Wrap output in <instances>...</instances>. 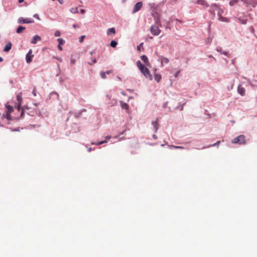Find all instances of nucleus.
I'll list each match as a JSON object with an SVG mask.
<instances>
[{"label": "nucleus", "instance_id": "nucleus-45", "mask_svg": "<svg viewBox=\"0 0 257 257\" xmlns=\"http://www.w3.org/2000/svg\"><path fill=\"white\" fill-rule=\"evenodd\" d=\"M91 151H92V148H89L88 149V152H91Z\"/></svg>", "mask_w": 257, "mask_h": 257}, {"label": "nucleus", "instance_id": "nucleus-35", "mask_svg": "<svg viewBox=\"0 0 257 257\" xmlns=\"http://www.w3.org/2000/svg\"><path fill=\"white\" fill-rule=\"evenodd\" d=\"M143 45V43H141L140 45L138 46L137 49L138 51H141V47Z\"/></svg>", "mask_w": 257, "mask_h": 257}, {"label": "nucleus", "instance_id": "nucleus-41", "mask_svg": "<svg viewBox=\"0 0 257 257\" xmlns=\"http://www.w3.org/2000/svg\"><path fill=\"white\" fill-rule=\"evenodd\" d=\"M92 62H93L94 63H96V59H94V58H92Z\"/></svg>", "mask_w": 257, "mask_h": 257}, {"label": "nucleus", "instance_id": "nucleus-18", "mask_svg": "<svg viewBox=\"0 0 257 257\" xmlns=\"http://www.w3.org/2000/svg\"><path fill=\"white\" fill-rule=\"evenodd\" d=\"M161 60L162 64H163V63L167 64L169 63V59L165 57H162L161 59Z\"/></svg>", "mask_w": 257, "mask_h": 257}, {"label": "nucleus", "instance_id": "nucleus-39", "mask_svg": "<svg viewBox=\"0 0 257 257\" xmlns=\"http://www.w3.org/2000/svg\"><path fill=\"white\" fill-rule=\"evenodd\" d=\"M106 74H110V73H111V70H108V71H106V72H105Z\"/></svg>", "mask_w": 257, "mask_h": 257}, {"label": "nucleus", "instance_id": "nucleus-25", "mask_svg": "<svg viewBox=\"0 0 257 257\" xmlns=\"http://www.w3.org/2000/svg\"><path fill=\"white\" fill-rule=\"evenodd\" d=\"M58 41L60 45H63L64 43V41L61 38L58 39Z\"/></svg>", "mask_w": 257, "mask_h": 257}, {"label": "nucleus", "instance_id": "nucleus-24", "mask_svg": "<svg viewBox=\"0 0 257 257\" xmlns=\"http://www.w3.org/2000/svg\"><path fill=\"white\" fill-rule=\"evenodd\" d=\"M106 143H107V141L104 140V141H102L98 142L97 143H92V144H95V145H100L101 144H103Z\"/></svg>", "mask_w": 257, "mask_h": 257}, {"label": "nucleus", "instance_id": "nucleus-1", "mask_svg": "<svg viewBox=\"0 0 257 257\" xmlns=\"http://www.w3.org/2000/svg\"><path fill=\"white\" fill-rule=\"evenodd\" d=\"M209 11L214 16L216 12L219 17L218 19L219 20L223 22H228L227 18L221 16V15L223 13V11L221 9L219 8L216 5H212Z\"/></svg>", "mask_w": 257, "mask_h": 257}, {"label": "nucleus", "instance_id": "nucleus-17", "mask_svg": "<svg viewBox=\"0 0 257 257\" xmlns=\"http://www.w3.org/2000/svg\"><path fill=\"white\" fill-rule=\"evenodd\" d=\"M155 80L159 82L162 78V76L160 74H156L154 76Z\"/></svg>", "mask_w": 257, "mask_h": 257}, {"label": "nucleus", "instance_id": "nucleus-4", "mask_svg": "<svg viewBox=\"0 0 257 257\" xmlns=\"http://www.w3.org/2000/svg\"><path fill=\"white\" fill-rule=\"evenodd\" d=\"M34 21L31 18L25 19L21 17L18 19V23L20 24H31L34 23Z\"/></svg>", "mask_w": 257, "mask_h": 257}, {"label": "nucleus", "instance_id": "nucleus-33", "mask_svg": "<svg viewBox=\"0 0 257 257\" xmlns=\"http://www.w3.org/2000/svg\"><path fill=\"white\" fill-rule=\"evenodd\" d=\"M220 143V141H218L216 143H214L213 145H210V146H218L219 145Z\"/></svg>", "mask_w": 257, "mask_h": 257}, {"label": "nucleus", "instance_id": "nucleus-43", "mask_svg": "<svg viewBox=\"0 0 257 257\" xmlns=\"http://www.w3.org/2000/svg\"><path fill=\"white\" fill-rule=\"evenodd\" d=\"M33 94L34 96H36V92H35V90H34V91H33Z\"/></svg>", "mask_w": 257, "mask_h": 257}, {"label": "nucleus", "instance_id": "nucleus-47", "mask_svg": "<svg viewBox=\"0 0 257 257\" xmlns=\"http://www.w3.org/2000/svg\"><path fill=\"white\" fill-rule=\"evenodd\" d=\"M110 138H111V136H106V139H109Z\"/></svg>", "mask_w": 257, "mask_h": 257}, {"label": "nucleus", "instance_id": "nucleus-16", "mask_svg": "<svg viewBox=\"0 0 257 257\" xmlns=\"http://www.w3.org/2000/svg\"><path fill=\"white\" fill-rule=\"evenodd\" d=\"M25 29V27H23V26H19L17 28L16 32L17 33L20 34V33H21Z\"/></svg>", "mask_w": 257, "mask_h": 257}, {"label": "nucleus", "instance_id": "nucleus-48", "mask_svg": "<svg viewBox=\"0 0 257 257\" xmlns=\"http://www.w3.org/2000/svg\"><path fill=\"white\" fill-rule=\"evenodd\" d=\"M3 58L1 57H0V62L3 61Z\"/></svg>", "mask_w": 257, "mask_h": 257}, {"label": "nucleus", "instance_id": "nucleus-12", "mask_svg": "<svg viewBox=\"0 0 257 257\" xmlns=\"http://www.w3.org/2000/svg\"><path fill=\"white\" fill-rule=\"evenodd\" d=\"M11 48H12L11 43H8L6 45L4 51L5 52H9L11 49Z\"/></svg>", "mask_w": 257, "mask_h": 257}, {"label": "nucleus", "instance_id": "nucleus-15", "mask_svg": "<svg viewBox=\"0 0 257 257\" xmlns=\"http://www.w3.org/2000/svg\"><path fill=\"white\" fill-rule=\"evenodd\" d=\"M22 92L19 93L17 96V99L19 103L22 102Z\"/></svg>", "mask_w": 257, "mask_h": 257}, {"label": "nucleus", "instance_id": "nucleus-46", "mask_svg": "<svg viewBox=\"0 0 257 257\" xmlns=\"http://www.w3.org/2000/svg\"><path fill=\"white\" fill-rule=\"evenodd\" d=\"M24 0H19V3H22L24 2Z\"/></svg>", "mask_w": 257, "mask_h": 257}, {"label": "nucleus", "instance_id": "nucleus-28", "mask_svg": "<svg viewBox=\"0 0 257 257\" xmlns=\"http://www.w3.org/2000/svg\"><path fill=\"white\" fill-rule=\"evenodd\" d=\"M237 0H231L229 4L230 6H232L234 5L237 3Z\"/></svg>", "mask_w": 257, "mask_h": 257}, {"label": "nucleus", "instance_id": "nucleus-44", "mask_svg": "<svg viewBox=\"0 0 257 257\" xmlns=\"http://www.w3.org/2000/svg\"><path fill=\"white\" fill-rule=\"evenodd\" d=\"M153 138L154 139H156L157 138V136L155 135H153Z\"/></svg>", "mask_w": 257, "mask_h": 257}, {"label": "nucleus", "instance_id": "nucleus-10", "mask_svg": "<svg viewBox=\"0 0 257 257\" xmlns=\"http://www.w3.org/2000/svg\"><path fill=\"white\" fill-rule=\"evenodd\" d=\"M141 59L146 64V65H147L148 66H150V63L149 62L148 57L146 55H142L141 56Z\"/></svg>", "mask_w": 257, "mask_h": 257}, {"label": "nucleus", "instance_id": "nucleus-14", "mask_svg": "<svg viewBox=\"0 0 257 257\" xmlns=\"http://www.w3.org/2000/svg\"><path fill=\"white\" fill-rule=\"evenodd\" d=\"M115 33V30L114 28H111L107 30V34H114Z\"/></svg>", "mask_w": 257, "mask_h": 257}, {"label": "nucleus", "instance_id": "nucleus-8", "mask_svg": "<svg viewBox=\"0 0 257 257\" xmlns=\"http://www.w3.org/2000/svg\"><path fill=\"white\" fill-rule=\"evenodd\" d=\"M237 91L242 96H244L245 94V89L241 85L238 86Z\"/></svg>", "mask_w": 257, "mask_h": 257}, {"label": "nucleus", "instance_id": "nucleus-2", "mask_svg": "<svg viewBox=\"0 0 257 257\" xmlns=\"http://www.w3.org/2000/svg\"><path fill=\"white\" fill-rule=\"evenodd\" d=\"M137 65L138 67L139 68L141 72L144 74V75L149 80H152V76L151 74L149 69L145 67V66L142 64L140 61H138L137 62Z\"/></svg>", "mask_w": 257, "mask_h": 257}, {"label": "nucleus", "instance_id": "nucleus-7", "mask_svg": "<svg viewBox=\"0 0 257 257\" xmlns=\"http://www.w3.org/2000/svg\"><path fill=\"white\" fill-rule=\"evenodd\" d=\"M143 6V3L142 2L137 3L134 6V10L133 11V13H135L139 11Z\"/></svg>", "mask_w": 257, "mask_h": 257}, {"label": "nucleus", "instance_id": "nucleus-31", "mask_svg": "<svg viewBox=\"0 0 257 257\" xmlns=\"http://www.w3.org/2000/svg\"><path fill=\"white\" fill-rule=\"evenodd\" d=\"M55 36L56 37H59L60 36V32L59 31H56L55 32Z\"/></svg>", "mask_w": 257, "mask_h": 257}, {"label": "nucleus", "instance_id": "nucleus-20", "mask_svg": "<svg viewBox=\"0 0 257 257\" xmlns=\"http://www.w3.org/2000/svg\"><path fill=\"white\" fill-rule=\"evenodd\" d=\"M70 12L73 14H76L78 13V8L77 7L72 8L70 9Z\"/></svg>", "mask_w": 257, "mask_h": 257}, {"label": "nucleus", "instance_id": "nucleus-13", "mask_svg": "<svg viewBox=\"0 0 257 257\" xmlns=\"http://www.w3.org/2000/svg\"><path fill=\"white\" fill-rule=\"evenodd\" d=\"M158 119H157L155 121H153L152 122V124L154 126L155 133L157 132V130L158 129L159 124L158 123Z\"/></svg>", "mask_w": 257, "mask_h": 257}, {"label": "nucleus", "instance_id": "nucleus-26", "mask_svg": "<svg viewBox=\"0 0 257 257\" xmlns=\"http://www.w3.org/2000/svg\"><path fill=\"white\" fill-rule=\"evenodd\" d=\"M100 75L102 79H105L106 78V73L104 72H101Z\"/></svg>", "mask_w": 257, "mask_h": 257}, {"label": "nucleus", "instance_id": "nucleus-37", "mask_svg": "<svg viewBox=\"0 0 257 257\" xmlns=\"http://www.w3.org/2000/svg\"><path fill=\"white\" fill-rule=\"evenodd\" d=\"M58 49L60 50V51H62V47L61 46V45H59L58 46Z\"/></svg>", "mask_w": 257, "mask_h": 257}, {"label": "nucleus", "instance_id": "nucleus-34", "mask_svg": "<svg viewBox=\"0 0 257 257\" xmlns=\"http://www.w3.org/2000/svg\"><path fill=\"white\" fill-rule=\"evenodd\" d=\"M256 3L257 2H254V0H252L251 2L250 3V4H251L252 6V7H254Z\"/></svg>", "mask_w": 257, "mask_h": 257}, {"label": "nucleus", "instance_id": "nucleus-22", "mask_svg": "<svg viewBox=\"0 0 257 257\" xmlns=\"http://www.w3.org/2000/svg\"><path fill=\"white\" fill-rule=\"evenodd\" d=\"M197 2L198 4H200L203 6H206V2L204 0H198Z\"/></svg>", "mask_w": 257, "mask_h": 257}, {"label": "nucleus", "instance_id": "nucleus-9", "mask_svg": "<svg viewBox=\"0 0 257 257\" xmlns=\"http://www.w3.org/2000/svg\"><path fill=\"white\" fill-rule=\"evenodd\" d=\"M41 38L38 35H35L33 37L31 40V43L33 44H35L37 43V41H40Z\"/></svg>", "mask_w": 257, "mask_h": 257}, {"label": "nucleus", "instance_id": "nucleus-23", "mask_svg": "<svg viewBox=\"0 0 257 257\" xmlns=\"http://www.w3.org/2000/svg\"><path fill=\"white\" fill-rule=\"evenodd\" d=\"M10 114L11 113H8V112L6 111V114H3V116L4 117L7 118L8 119H10V117H11V115H10Z\"/></svg>", "mask_w": 257, "mask_h": 257}, {"label": "nucleus", "instance_id": "nucleus-42", "mask_svg": "<svg viewBox=\"0 0 257 257\" xmlns=\"http://www.w3.org/2000/svg\"><path fill=\"white\" fill-rule=\"evenodd\" d=\"M73 27L74 28H76L77 27H78V26H77L76 24H74V25H73Z\"/></svg>", "mask_w": 257, "mask_h": 257}, {"label": "nucleus", "instance_id": "nucleus-29", "mask_svg": "<svg viewBox=\"0 0 257 257\" xmlns=\"http://www.w3.org/2000/svg\"><path fill=\"white\" fill-rule=\"evenodd\" d=\"M21 104H22V103H19V102H18V103H17V105H16V106H15V107H16V108L18 110H19L20 109V108H21Z\"/></svg>", "mask_w": 257, "mask_h": 257}, {"label": "nucleus", "instance_id": "nucleus-49", "mask_svg": "<svg viewBox=\"0 0 257 257\" xmlns=\"http://www.w3.org/2000/svg\"><path fill=\"white\" fill-rule=\"evenodd\" d=\"M223 54H224V55H227V52H223Z\"/></svg>", "mask_w": 257, "mask_h": 257}, {"label": "nucleus", "instance_id": "nucleus-19", "mask_svg": "<svg viewBox=\"0 0 257 257\" xmlns=\"http://www.w3.org/2000/svg\"><path fill=\"white\" fill-rule=\"evenodd\" d=\"M121 106L122 108L128 109V105L126 103H124L123 102H121Z\"/></svg>", "mask_w": 257, "mask_h": 257}, {"label": "nucleus", "instance_id": "nucleus-40", "mask_svg": "<svg viewBox=\"0 0 257 257\" xmlns=\"http://www.w3.org/2000/svg\"><path fill=\"white\" fill-rule=\"evenodd\" d=\"M156 23H157V24H158L159 25H161L160 21V20L159 19L156 21Z\"/></svg>", "mask_w": 257, "mask_h": 257}, {"label": "nucleus", "instance_id": "nucleus-30", "mask_svg": "<svg viewBox=\"0 0 257 257\" xmlns=\"http://www.w3.org/2000/svg\"><path fill=\"white\" fill-rule=\"evenodd\" d=\"M238 21L242 24H245L246 23V21L245 20H241L240 18H239Z\"/></svg>", "mask_w": 257, "mask_h": 257}, {"label": "nucleus", "instance_id": "nucleus-32", "mask_svg": "<svg viewBox=\"0 0 257 257\" xmlns=\"http://www.w3.org/2000/svg\"><path fill=\"white\" fill-rule=\"evenodd\" d=\"M85 37V36H84V35L81 36L79 38V42H82Z\"/></svg>", "mask_w": 257, "mask_h": 257}, {"label": "nucleus", "instance_id": "nucleus-36", "mask_svg": "<svg viewBox=\"0 0 257 257\" xmlns=\"http://www.w3.org/2000/svg\"><path fill=\"white\" fill-rule=\"evenodd\" d=\"M34 17L40 20L39 16L38 14H35Z\"/></svg>", "mask_w": 257, "mask_h": 257}, {"label": "nucleus", "instance_id": "nucleus-27", "mask_svg": "<svg viewBox=\"0 0 257 257\" xmlns=\"http://www.w3.org/2000/svg\"><path fill=\"white\" fill-rule=\"evenodd\" d=\"M170 147L171 148H175V149H184V147L182 146H170Z\"/></svg>", "mask_w": 257, "mask_h": 257}, {"label": "nucleus", "instance_id": "nucleus-38", "mask_svg": "<svg viewBox=\"0 0 257 257\" xmlns=\"http://www.w3.org/2000/svg\"><path fill=\"white\" fill-rule=\"evenodd\" d=\"M85 11L84 9L80 10V13L81 14H84V13H85Z\"/></svg>", "mask_w": 257, "mask_h": 257}, {"label": "nucleus", "instance_id": "nucleus-21", "mask_svg": "<svg viewBox=\"0 0 257 257\" xmlns=\"http://www.w3.org/2000/svg\"><path fill=\"white\" fill-rule=\"evenodd\" d=\"M117 44V43L115 41L112 40L110 42V45L111 46V47L114 48L116 47Z\"/></svg>", "mask_w": 257, "mask_h": 257}, {"label": "nucleus", "instance_id": "nucleus-11", "mask_svg": "<svg viewBox=\"0 0 257 257\" xmlns=\"http://www.w3.org/2000/svg\"><path fill=\"white\" fill-rule=\"evenodd\" d=\"M6 111L8 112V113H11L13 111V108L12 106L7 103L6 104Z\"/></svg>", "mask_w": 257, "mask_h": 257}, {"label": "nucleus", "instance_id": "nucleus-3", "mask_svg": "<svg viewBox=\"0 0 257 257\" xmlns=\"http://www.w3.org/2000/svg\"><path fill=\"white\" fill-rule=\"evenodd\" d=\"M232 143L244 145L246 143L245 137L243 135L239 136L232 140Z\"/></svg>", "mask_w": 257, "mask_h": 257}, {"label": "nucleus", "instance_id": "nucleus-6", "mask_svg": "<svg viewBox=\"0 0 257 257\" xmlns=\"http://www.w3.org/2000/svg\"><path fill=\"white\" fill-rule=\"evenodd\" d=\"M34 55L32 54V50H30L26 55V59L28 63H30L32 61V58Z\"/></svg>", "mask_w": 257, "mask_h": 257}, {"label": "nucleus", "instance_id": "nucleus-5", "mask_svg": "<svg viewBox=\"0 0 257 257\" xmlns=\"http://www.w3.org/2000/svg\"><path fill=\"white\" fill-rule=\"evenodd\" d=\"M150 31L154 36L159 35L161 32V30L157 26H152L150 28Z\"/></svg>", "mask_w": 257, "mask_h": 257}]
</instances>
